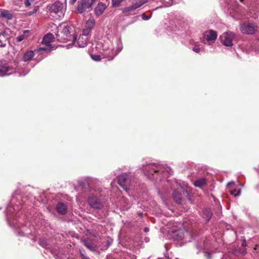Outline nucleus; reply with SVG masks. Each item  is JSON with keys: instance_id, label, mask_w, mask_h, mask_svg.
<instances>
[{"instance_id": "3", "label": "nucleus", "mask_w": 259, "mask_h": 259, "mask_svg": "<svg viewBox=\"0 0 259 259\" xmlns=\"http://www.w3.org/2000/svg\"><path fill=\"white\" fill-rule=\"evenodd\" d=\"M140 169L150 180L157 179L158 176L163 172V167L155 163L143 164Z\"/></svg>"}, {"instance_id": "9", "label": "nucleus", "mask_w": 259, "mask_h": 259, "mask_svg": "<svg viewBox=\"0 0 259 259\" xmlns=\"http://www.w3.org/2000/svg\"><path fill=\"white\" fill-rule=\"evenodd\" d=\"M130 175L126 173L122 174L118 177V183L126 191L132 188Z\"/></svg>"}, {"instance_id": "10", "label": "nucleus", "mask_w": 259, "mask_h": 259, "mask_svg": "<svg viewBox=\"0 0 259 259\" xmlns=\"http://www.w3.org/2000/svg\"><path fill=\"white\" fill-rule=\"evenodd\" d=\"M101 47L103 48L100 50V53L102 54L103 57L108 58V60H112L114 56L116 55H115L114 49L107 48L105 45L102 46L101 44H98L96 48L98 49H100Z\"/></svg>"}, {"instance_id": "36", "label": "nucleus", "mask_w": 259, "mask_h": 259, "mask_svg": "<svg viewBox=\"0 0 259 259\" xmlns=\"http://www.w3.org/2000/svg\"><path fill=\"white\" fill-rule=\"evenodd\" d=\"M24 39V36L23 35H21L16 37V40L18 42H20L22 41Z\"/></svg>"}, {"instance_id": "5", "label": "nucleus", "mask_w": 259, "mask_h": 259, "mask_svg": "<svg viewBox=\"0 0 259 259\" xmlns=\"http://www.w3.org/2000/svg\"><path fill=\"white\" fill-rule=\"evenodd\" d=\"M54 39L55 37L53 34L50 33L46 34L41 42L42 45L44 46L39 48L37 50V52L39 54H42L43 52L49 53L53 50H55V46L51 45V42L54 41Z\"/></svg>"}, {"instance_id": "14", "label": "nucleus", "mask_w": 259, "mask_h": 259, "mask_svg": "<svg viewBox=\"0 0 259 259\" xmlns=\"http://www.w3.org/2000/svg\"><path fill=\"white\" fill-rule=\"evenodd\" d=\"M95 24V20L93 18H90L86 22L84 28L82 30V35L88 37Z\"/></svg>"}, {"instance_id": "1", "label": "nucleus", "mask_w": 259, "mask_h": 259, "mask_svg": "<svg viewBox=\"0 0 259 259\" xmlns=\"http://www.w3.org/2000/svg\"><path fill=\"white\" fill-rule=\"evenodd\" d=\"M28 200L26 196H23L19 191H16L12 196L10 204L7 207L6 213L9 225L14 228H19L20 226L15 220L17 217L20 205L26 203Z\"/></svg>"}, {"instance_id": "49", "label": "nucleus", "mask_w": 259, "mask_h": 259, "mask_svg": "<svg viewBox=\"0 0 259 259\" xmlns=\"http://www.w3.org/2000/svg\"><path fill=\"white\" fill-rule=\"evenodd\" d=\"M243 0H240L241 2H242Z\"/></svg>"}, {"instance_id": "45", "label": "nucleus", "mask_w": 259, "mask_h": 259, "mask_svg": "<svg viewBox=\"0 0 259 259\" xmlns=\"http://www.w3.org/2000/svg\"><path fill=\"white\" fill-rule=\"evenodd\" d=\"M76 36H73V42L76 40Z\"/></svg>"}, {"instance_id": "8", "label": "nucleus", "mask_w": 259, "mask_h": 259, "mask_svg": "<svg viewBox=\"0 0 259 259\" xmlns=\"http://www.w3.org/2000/svg\"><path fill=\"white\" fill-rule=\"evenodd\" d=\"M217 33L213 30H209L203 33L202 42L206 45H211L213 43L217 38Z\"/></svg>"}, {"instance_id": "25", "label": "nucleus", "mask_w": 259, "mask_h": 259, "mask_svg": "<svg viewBox=\"0 0 259 259\" xmlns=\"http://www.w3.org/2000/svg\"><path fill=\"white\" fill-rule=\"evenodd\" d=\"M1 16L3 17L6 18L7 19L10 20L13 18L12 14L10 13L7 10H2L1 11Z\"/></svg>"}, {"instance_id": "31", "label": "nucleus", "mask_w": 259, "mask_h": 259, "mask_svg": "<svg viewBox=\"0 0 259 259\" xmlns=\"http://www.w3.org/2000/svg\"><path fill=\"white\" fill-rule=\"evenodd\" d=\"M179 185H180V187H181V188L183 189V190L186 191V192H187V184L185 182H183L182 183H180Z\"/></svg>"}, {"instance_id": "48", "label": "nucleus", "mask_w": 259, "mask_h": 259, "mask_svg": "<svg viewBox=\"0 0 259 259\" xmlns=\"http://www.w3.org/2000/svg\"><path fill=\"white\" fill-rule=\"evenodd\" d=\"M236 18L237 19H238V18H239V17L236 16Z\"/></svg>"}, {"instance_id": "2", "label": "nucleus", "mask_w": 259, "mask_h": 259, "mask_svg": "<svg viewBox=\"0 0 259 259\" xmlns=\"http://www.w3.org/2000/svg\"><path fill=\"white\" fill-rule=\"evenodd\" d=\"M30 70V68L23 69L21 67L20 64L17 67V68H15L0 61V76L10 75L13 73H15L17 76H25L28 74Z\"/></svg>"}, {"instance_id": "39", "label": "nucleus", "mask_w": 259, "mask_h": 259, "mask_svg": "<svg viewBox=\"0 0 259 259\" xmlns=\"http://www.w3.org/2000/svg\"><path fill=\"white\" fill-rule=\"evenodd\" d=\"M77 0H70V4L71 5H73L76 2Z\"/></svg>"}, {"instance_id": "4", "label": "nucleus", "mask_w": 259, "mask_h": 259, "mask_svg": "<svg viewBox=\"0 0 259 259\" xmlns=\"http://www.w3.org/2000/svg\"><path fill=\"white\" fill-rule=\"evenodd\" d=\"M64 3L57 1L51 5L49 9L51 14L57 19L62 18L66 10V0H64Z\"/></svg>"}, {"instance_id": "30", "label": "nucleus", "mask_w": 259, "mask_h": 259, "mask_svg": "<svg viewBox=\"0 0 259 259\" xmlns=\"http://www.w3.org/2000/svg\"><path fill=\"white\" fill-rule=\"evenodd\" d=\"M91 57L93 60L96 61H100L101 59V55H93L91 54L90 55Z\"/></svg>"}, {"instance_id": "7", "label": "nucleus", "mask_w": 259, "mask_h": 259, "mask_svg": "<svg viewBox=\"0 0 259 259\" xmlns=\"http://www.w3.org/2000/svg\"><path fill=\"white\" fill-rule=\"evenodd\" d=\"M171 235L174 240H182L185 242L190 241L191 239V236L189 232L181 229L174 231Z\"/></svg>"}, {"instance_id": "40", "label": "nucleus", "mask_w": 259, "mask_h": 259, "mask_svg": "<svg viewBox=\"0 0 259 259\" xmlns=\"http://www.w3.org/2000/svg\"><path fill=\"white\" fill-rule=\"evenodd\" d=\"M97 0H89L90 3H91V5L92 6L93 4L96 2Z\"/></svg>"}, {"instance_id": "11", "label": "nucleus", "mask_w": 259, "mask_h": 259, "mask_svg": "<svg viewBox=\"0 0 259 259\" xmlns=\"http://www.w3.org/2000/svg\"><path fill=\"white\" fill-rule=\"evenodd\" d=\"M235 37L234 33L230 31L226 32L220 36V40L222 44L226 47L233 46V40Z\"/></svg>"}, {"instance_id": "6", "label": "nucleus", "mask_w": 259, "mask_h": 259, "mask_svg": "<svg viewBox=\"0 0 259 259\" xmlns=\"http://www.w3.org/2000/svg\"><path fill=\"white\" fill-rule=\"evenodd\" d=\"M88 203L89 205L95 209H101L104 205V201L103 199L96 195H91L88 198Z\"/></svg>"}, {"instance_id": "41", "label": "nucleus", "mask_w": 259, "mask_h": 259, "mask_svg": "<svg viewBox=\"0 0 259 259\" xmlns=\"http://www.w3.org/2000/svg\"><path fill=\"white\" fill-rule=\"evenodd\" d=\"M234 184V182H233V181H232V182H229V183H228L227 186H229V185H233V184Z\"/></svg>"}, {"instance_id": "38", "label": "nucleus", "mask_w": 259, "mask_h": 259, "mask_svg": "<svg viewBox=\"0 0 259 259\" xmlns=\"http://www.w3.org/2000/svg\"><path fill=\"white\" fill-rule=\"evenodd\" d=\"M33 1V0H26L25 2V6L27 7L29 6Z\"/></svg>"}, {"instance_id": "17", "label": "nucleus", "mask_w": 259, "mask_h": 259, "mask_svg": "<svg viewBox=\"0 0 259 259\" xmlns=\"http://www.w3.org/2000/svg\"><path fill=\"white\" fill-rule=\"evenodd\" d=\"M106 9V5L102 2H100L95 8V13L97 16H100L103 13Z\"/></svg>"}, {"instance_id": "28", "label": "nucleus", "mask_w": 259, "mask_h": 259, "mask_svg": "<svg viewBox=\"0 0 259 259\" xmlns=\"http://www.w3.org/2000/svg\"><path fill=\"white\" fill-rule=\"evenodd\" d=\"M69 28V27L65 26L64 27L62 31V33H63V35L66 37L70 35V31Z\"/></svg>"}, {"instance_id": "23", "label": "nucleus", "mask_w": 259, "mask_h": 259, "mask_svg": "<svg viewBox=\"0 0 259 259\" xmlns=\"http://www.w3.org/2000/svg\"><path fill=\"white\" fill-rule=\"evenodd\" d=\"M7 38L6 37L5 32H0V47H4L6 45Z\"/></svg>"}, {"instance_id": "37", "label": "nucleus", "mask_w": 259, "mask_h": 259, "mask_svg": "<svg viewBox=\"0 0 259 259\" xmlns=\"http://www.w3.org/2000/svg\"><path fill=\"white\" fill-rule=\"evenodd\" d=\"M37 11V8L35 7L32 11H29L27 13V14L30 16L35 13Z\"/></svg>"}, {"instance_id": "19", "label": "nucleus", "mask_w": 259, "mask_h": 259, "mask_svg": "<svg viewBox=\"0 0 259 259\" xmlns=\"http://www.w3.org/2000/svg\"><path fill=\"white\" fill-rule=\"evenodd\" d=\"M34 56V53L33 51H28L23 55L22 58V61L23 62L29 61L32 59Z\"/></svg>"}, {"instance_id": "16", "label": "nucleus", "mask_w": 259, "mask_h": 259, "mask_svg": "<svg viewBox=\"0 0 259 259\" xmlns=\"http://www.w3.org/2000/svg\"><path fill=\"white\" fill-rule=\"evenodd\" d=\"M229 8L231 9L232 12H230V13L232 14V16H234V14L235 13L240 14L241 13V9L237 3L236 1L231 0L228 4Z\"/></svg>"}, {"instance_id": "15", "label": "nucleus", "mask_w": 259, "mask_h": 259, "mask_svg": "<svg viewBox=\"0 0 259 259\" xmlns=\"http://www.w3.org/2000/svg\"><path fill=\"white\" fill-rule=\"evenodd\" d=\"M148 2L147 0H141L139 2H137L134 3L132 6L124 8L122 9V11L123 13H127L129 12H132L138 8H140L143 5Z\"/></svg>"}, {"instance_id": "12", "label": "nucleus", "mask_w": 259, "mask_h": 259, "mask_svg": "<svg viewBox=\"0 0 259 259\" xmlns=\"http://www.w3.org/2000/svg\"><path fill=\"white\" fill-rule=\"evenodd\" d=\"M240 30L246 34H253L257 30V26L254 24L250 22H244L240 25Z\"/></svg>"}, {"instance_id": "29", "label": "nucleus", "mask_w": 259, "mask_h": 259, "mask_svg": "<svg viewBox=\"0 0 259 259\" xmlns=\"http://www.w3.org/2000/svg\"><path fill=\"white\" fill-rule=\"evenodd\" d=\"M230 193L235 197L238 196L240 195L241 189H238V190L236 189L232 190L230 191Z\"/></svg>"}, {"instance_id": "35", "label": "nucleus", "mask_w": 259, "mask_h": 259, "mask_svg": "<svg viewBox=\"0 0 259 259\" xmlns=\"http://www.w3.org/2000/svg\"><path fill=\"white\" fill-rule=\"evenodd\" d=\"M80 253L82 259H89V258L86 256L84 251L80 250Z\"/></svg>"}, {"instance_id": "24", "label": "nucleus", "mask_w": 259, "mask_h": 259, "mask_svg": "<svg viewBox=\"0 0 259 259\" xmlns=\"http://www.w3.org/2000/svg\"><path fill=\"white\" fill-rule=\"evenodd\" d=\"M206 184V180L205 178H202L196 181L194 185L197 187L201 188Z\"/></svg>"}, {"instance_id": "20", "label": "nucleus", "mask_w": 259, "mask_h": 259, "mask_svg": "<svg viewBox=\"0 0 259 259\" xmlns=\"http://www.w3.org/2000/svg\"><path fill=\"white\" fill-rule=\"evenodd\" d=\"M88 37H84L82 35L79 36L77 41V45L79 48H84L87 45V40Z\"/></svg>"}, {"instance_id": "26", "label": "nucleus", "mask_w": 259, "mask_h": 259, "mask_svg": "<svg viewBox=\"0 0 259 259\" xmlns=\"http://www.w3.org/2000/svg\"><path fill=\"white\" fill-rule=\"evenodd\" d=\"M117 42V47H116V50H114V52L115 53V55H117L119 52H120L122 49V44L121 41L120 39L118 38L116 40Z\"/></svg>"}, {"instance_id": "33", "label": "nucleus", "mask_w": 259, "mask_h": 259, "mask_svg": "<svg viewBox=\"0 0 259 259\" xmlns=\"http://www.w3.org/2000/svg\"><path fill=\"white\" fill-rule=\"evenodd\" d=\"M192 50L194 52L197 53H199L200 51V48H199V46L198 45H195Z\"/></svg>"}, {"instance_id": "22", "label": "nucleus", "mask_w": 259, "mask_h": 259, "mask_svg": "<svg viewBox=\"0 0 259 259\" xmlns=\"http://www.w3.org/2000/svg\"><path fill=\"white\" fill-rule=\"evenodd\" d=\"M212 215V212L210 211V209L209 208L204 209L203 211V218L206 221H209Z\"/></svg>"}, {"instance_id": "43", "label": "nucleus", "mask_w": 259, "mask_h": 259, "mask_svg": "<svg viewBox=\"0 0 259 259\" xmlns=\"http://www.w3.org/2000/svg\"><path fill=\"white\" fill-rule=\"evenodd\" d=\"M242 246L243 247H245L246 246V243L245 242H243L242 243Z\"/></svg>"}, {"instance_id": "32", "label": "nucleus", "mask_w": 259, "mask_h": 259, "mask_svg": "<svg viewBox=\"0 0 259 259\" xmlns=\"http://www.w3.org/2000/svg\"><path fill=\"white\" fill-rule=\"evenodd\" d=\"M39 244L40 245H41L42 247L46 248L47 247V243L46 241L43 239L40 240L39 241Z\"/></svg>"}, {"instance_id": "47", "label": "nucleus", "mask_w": 259, "mask_h": 259, "mask_svg": "<svg viewBox=\"0 0 259 259\" xmlns=\"http://www.w3.org/2000/svg\"><path fill=\"white\" fill-rule=\"evenodd\" d=\"M85 246H86L88 248H89V246L87 245V243H85Z\"/></svg>"}, {"instance_id": "13", "label": "nucleus", "mask_w": 259, "mask_h": 259, "mask_svg": "<svg viewBox=\"0 0 259 259\" xmlns=\"http://www.w3.org/2000/svg\"><path fill=\"white\" fill-rule=\"evenodd\" d=\"M92 6L91 3H90L89 0H81L78 2L77 11L78 13L81 14L87 9H90Z\"/></svg>"}, {"instance_id": "50", "label": "nucleus", "mask_w": 259, "mask_h": 259, "mask_svg": "<svg viewBox=\"0 0 259 259\" xmlns=\"http://www.w3.org/2000/svg\"><path fill=\"white\" fill-rule=\"evenodd\" d=\"M256 41L259 42V39L257 40Z\"/></svg>"}, {"instance_id": "34", "label": "nucleus", "mask_w": 259, "mask_h": 259, "mask_svg": "<svg viewBox=\"0 0 259 259\" xmlns=\"http://www.w3.org/2000/svg\"><path fill=\"white\" fill-rule=\"evenodd\" d=\"M142 18L144 20H148L150 19L151 16H146L144 13L141 15Z\"/></svg>"}, {"instance_id": "21", "label": "nucleus", "mask_w": 259, "mask_h": 259, "mask_svg": "<svg viewBox=\"0 0 259 259\" xmlns=\"http://www.w3.org/2000/svg\"><path fill=\"white\" fill-rule=\"evenodd\" d=\"M173 198L176 202L178 204L182 203L181 193L178 190H175L173 193Z\"/></svg>"}, {"instance_id": "42", "label": "nucleus", "mask_w": 259, "mask_h": 259, "mask_svg": "<svg viewBox=\"0 0 259 259\" xmlns=\"http://www.w3.org/2000/svg\"><path fill=\"white\" fill-rule=\"evenodd\" d=\"M144 231L145 232H148L149 231V229L148 228H145Z\"/></svg>"}, {"instance_id": "18", "label": "nucleus", "mask_w": 259, "mask_h": 259, "mask_svg": "<svg viewBox=\"0 0 259 259\" xmlns=\"http://www.w3.org/2000/svg\"><path fill=\"white\" fill-rule=\"evenodd\" d=\"M57 212L61 214H65L67 212V206L62 202H59L56 206Z\"/></svg>"}, {"instance_id": "44", "label": "nucleus", "mask_w": 259, "mask_h": 259, "mask_svg": "<svg viewBox=\"0 0 259 259\" xmlns=\"http://www.w3.org/2000/svg\"><path fill=\"white\" fill-rule=\"evenodd\" d=\"M254 249L255 250H257V249H259V246H258V245H256V246H255V247L254 248Z\"/></svg>"}, {"instance_id": "27", "label": "nucleus", "mask_w": 259, "mask_h": 259, "mask_svg": "<svg viewBox=\"0 0 259 259\" xmlns=\"http://www.w3.org/2000/svg\"><path fill=\"white\" fill-rule=\"evenodd\" d=\"M120 203H123V207L125 209H127L131 207L130 203L124 197H122L120 200Z\"/></svg>"}, {"instance_id": "46", "label": "nucleus", "mask_w": 259, "mask_h": 259, "mask_svg": "<svg viewBox=\"0 0 259 259\" xmlns=\"http://www.w3.org/2000/svg\"><path fill=\"white\" fill-rule=\"evenodd\" d=\"M19 235L23 236V234H21V233H19Z\"/></svg>"}]
</instances>
